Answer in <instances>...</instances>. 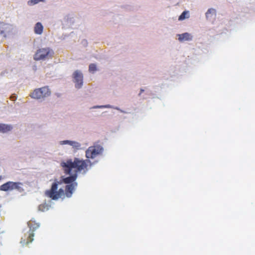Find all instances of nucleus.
Here are the masks:
<instances>
[{
	"label": "nucleus",
	"instance_id": "f257e3e1",
	"mask_svg": "<svg viewBox=\"0 0 255 255\" xmlns=\"http://www.w3.org/2000/svg\"><path fill=\"white\" fill-rule=\"evenodd\" d=\"M91 163L88 159L83 160L75 157L73 160L70 159L65 162H62L61 166L63 167L66 174H72V171L76 173L83 172L86 173L88 171L89 164Z\"/></svg>",
	"mask_w": 255,
	"mask_h": 255
},
{
	"label": "nucleus",
	"instance_id": "f03ea898",
	"mask_svg": "<svg viewBox=\"0 0 255 255\" xmlns=\"http://www.w3.org/2000/svg\"><path fill=\"white\" fill-rule=\"evenodd\" d=\"M61 183V181L55 180L52 183L51 188L45 192V195L54 200H56L65 195L68 198L71 197L75 188L77 186V183L75 182L67 185L65 186V192H64V190L62 188H60L58 190V186Z\"/></svg>",
	"mask_w": 255,
	"mask_h": 255
},
{
	"label": "nucleus",
	"instance_id": "7ed1b4c3",
	"mask_svg": "<svg viewBox=\"0 0 255 255\" xmlns=\"http://www.w3.org/2000/svg\"><path fill=\"white\" fill-rule=\"evenodd\" d=\"M54 54L53 50L49 47L41 48L38 49L33 56L36 61L45 60L52 58Z\"/></svg>",
	"mask_w": 255,
	"mask_h": 255
},
{
	"label": "nucleus",
	"instance_id": "20e7f679",
	"mask_svg": "<svg viewBox=\"0 0 255 255\" xmlns=\"http://www.w3.org/2000/svg\"><path fill=\"white\" fill-rule=\"evenodd\" d=\"M28 226L29 227L30 231L28 233L27 236L26 237H25L24 238H22L21 241V243L25 245H27L32 242L33 240V237L34 235L33 232L35 229L39 227L38 224L32 221H30L28 222Z\"/></svg>",
	"mask_w": 255,
	"mask_h": 255
},
{
	"label": "nucleus",
	"instance_id": "39448f33",
	"mask_svg": "<svg viewBox=\"0 0 255 255\" xmlns=\"http://www.w3.org/2000/svg\"><path fill=\"white\" fill-rule=\"evenodd\" d=\"M51 92L48 87H43L36 89L30 94L31 98L40 99L50 95Z\"/></svg>",
	"mask_w": 255,
	"mask_h": 255
},
{
	"label": "nucleus",
	"instance_id": "423d86ee",
	"mask_svg": "<svg viewBox=\"0 0 255 255\" xmlns=\"http://www.w3.org/2000/svg\"><path fill=\"white\" fill-rule=\"evenodd\" d=\"M21 185L22 183L20 182L8 181L0 186V190L6 192L17 190L18 191H21Z\"/></svg>",
	"mask_w": 255,
	"mask_h": 255
},
{
	"label": "nucleus",
	"instance_id": "0eeeda50",
	"mask_svg": "<svg viewBox=\"0 0 255 255\" xmlns=\"http://www.w3.org/2000/svg\"><path fill=\"white\" fill-rule=\"evenodd\" d=\"M103 150V147L100 145L90 146L86 151V157L87 158L93 159L101 154Z\"/></svg>",
	"mask_w": 255,
	"mask_h": 255
},
{
	"label": "nucleus",
	"instance_id": "6e6552de",
	"mask_svg": "<svg viewBox=\"0 0 255 255\" xmlns=\"http://www.w3.org/2000/svg\"><path fill=\"white\" fill-rule=\"evenodd\" d=\"M73 78L75 83L76 88L78 89L81 88L83 85V79L82 73L80 71L76 70L73 74Z\"/></svg>",
	"mask_w": 255,
	"mask_h": 255
},
{
	"label": "nucleus",
	"instance_id": "1a4fd4ad",
	"mask_svg": "<svg viewBox=\"0 0 255 255\" xmlns=\"http://www.w3.org/2000/svg\"><path fill=\"white\" fill-rule=\"evenodd\" d=\"M12 26L9 24L0 21V34L6 37V35L12 31Z\"/></svg>",
	"mask_w": 255,
	"mask_h": 255
},
{
	"label": "nucleus",
	"instance_id": "9d476101",
	"mask_svg": "<svg viewBox=\"0 0 255 255\" xmlns=\"http://www.w3.org/2000/svg\"><path fill=\"white\" fill-rule=\"evenodd\" d=\"M70 176L62 179V181L65 184H72L75 183V181L77 178V174L76 173H74L72 171V174H70Z\"/></svg>",
	"mask_w": 255,
	"mask_h": 255
},
{
	"label": "nucleus",
	"instance_id": "9b49d317",
	"mask_svg": "<svg viewBox=\"0 0 255 255\" xmlns=\"http://www.w3.org/2000/svg\"><path fill=\"white\" fill-rule=\"evenodd\" d=\"M60 144L62 145L68 144L72 146V147L75 150L79 149L80 148V146H81V144L80 143H79L77 141H72V140H68L61 141H60Z\"/></svg>",
	"mask_w": 255,
	"mask_h": 255
},
{
	"label": "nucleus",
	"instance_id": "f8f14e48",
	"mask_svg": "<svg viewBox=\"0 0 255 255\" xmlns=\"http://www.w3.org/2000/svg\"><path fill=\"white\" fill-rule=\"evenodd\" d=\"M192 38V36L187 32L178 34V39L180 41L191 40Z\"/></svg>",
	"mask_w": 255,
	"mask_h": 255
},
{
	"label": "nucleus",
	"instance_id": "ddd939ff",
	"mask_svg": "<svg viewBox=\"0 0 255 255\" xmlns=\"http://www.w3.org/2000/svg\"><path fill=\"white\" fill-rule=\"evenodd\" d=\"M12 128L11 125L0 123V132L5 133L10 131Z\"/></svg>",
	"mask_w": 255,
	"mask_h": 255
},
{
	"label": "nucleus",
	"instance_id": "4468645a",
	"mask_svg": "<svg viewBox=\"0 0 255 255\" xmlns=\"http://www.w3.org/2000/svg\"><path fill=\"white\" fill-rule=\"evenodd\" d=\"M43 30V26L42 24L38 22H37L34 26V31L35 34H41Z\"/></svg>",
	"mask_w": 255,
	"mask_h": 255
},
{
	"label": "nucleus",
	"instance_id": "2eb2a0df",
	"mask_svg": "<svg viewBox=\"0 0 255 255\" xmlns=\"http://www.w3.org/2000/svg\"><path fill=\"white\" fill-rule=\"evenodd\" d=\"M188 16H189L188 11H184L179 16L178 19L179 20H182L184 19L185 18L188 17Z\"/></svg>",
	"mask_w": 255,
	"mask_h": 255
},
{
	"label": "nucleus",
	"instance_id": "dca6fc26",
	"mask_svg": "<svg viewBox=\"0 0 255 255\" xmlns=\"http://www.w3.org/2000/svg\"><path fill=\"white\" fill-rule=\"evenodd\" d=\"M216 10L213 8H210L208 10L206 13V17L208 18L210 16V14H215Z\"/></svg>",
	"mask_w": 255,
	"mask_h": 255
},
{
	"label": "nucleus",
	"instance_id": "f3484780",
	"mask_svg": "<svg viewBox=\"0 0 255 255\" xmlns=\"http://www.w3.org/2000/svg\"><path fill=\"white\" fill-rule=\"evenodd\" d=\"M89 70L90 72H94L97 70V67L95 64H91L89 65Z\"/></svg>",
	"mask_w": 255,
	"mask_h": 255
},
{
	"label": "nucleus",
	"instance_id": "a211bd4d",
	"mask_svg": "<svg viewBox=\"0 0 255 255\" xmlns=\"http://www.w3.org/2000/svg\"><path fill=\"white\" fill-rule=\"evenodd\" d=\"M44 0H30L28 1V4L29 5H32L38 3L40 1H43Z\"/></svg>",
	"mask_w": 255,
	"mask_h": 255
},
{
	"label": "nucleus",
	"instance_id": "6ab92c4d",
	"mask_svg": "<svg viewBox=\"0 0 255 255\" xmlns=\"http://www.w3.org/2000/svg\"><path fill=\"white\" fill-rule=\"evenodd\" d=\"M105 107H108V106H97L95 108H105Z\"/></svg>",
	"mask_w": 255,
	"mask_h": 255
},
{
	"label": "nucleus",
	"instance_id": "aec40b11",
	"mask_svg": "<svg viewBox=\"0 0 255 255\" xmlns=\"http://www.w3.org/2000/svg\"><path fill=\"white\" fill-rule=\"evenodd\" d=\"M144 91V90L143 89H140V93H139V94H140L142 92H143Z\"/></svg>",
	"mask_w": 255,
	"mask_h": 255
},
{
	"label": "nucleus",
	"instance_id": "412c9836",
	"mask_svg": "<svg viewBox=\"0 0 255 255\" xmlns=\"http://www.w3.org/2000/svg\"><path fill=\"white\" fill-rule=\"evenodd\" d=\"M2 179V177L1 176H0V180H1Z\"/></svg>",
	"mask_w": 255,
	"mask_h": 255
}]
</instances>
